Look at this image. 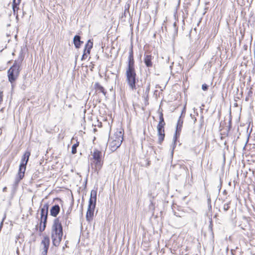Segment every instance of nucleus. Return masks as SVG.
<instances>
[{
  "label": "nucleus",
  "mask_w": 255,
  "mask_h": 255,
  "mask_svg": "<svg viewBox=\"0 0 255 255\" xmlns=\"http://www.w3.org/2000/svg\"><path fill=\"white\" fill-rule=\"evenodd\" d=\"M73 42L74 45L76 48H79L81 44L83 43V41H81V37L79 35H75L73 39Z\"/></svg>",
  "instance_id": "nucleus-16"
},
{
  "label": "nucleus",
  "mask_w": 255,
  "mask_h": 255,
  "mask_svg": "<svg viewBox=\"0 0 255 255\" xmlns=\"http://www.w3.org/2000/svg\"><path fill=\"white\" fill-rule=\"evenodd\" d=\"M212 226V220L211 221V223H210V226Z\"/></svg>",
  "instance_id": "nucleus-40"
},
{
  "label": "nucleus",
  "mask_w": 255,
  "mask_h": 255,
  "mask_svg": "<svg viewBox=\"0 0 255 255\" xmlns=\"http://www.w3.org/2000/svg\"><path fill=\"white\" fill-rule=\"evenodd\" d=\"M26 165H23L22 164H20L19 169H18V172L17 174L16 177V181L17 182H19L20 180H21L24 176V173L26 170Z\"/></svg>",
  "instance_id": "nucleus-10"
},
{
  "label": "nucleus",
  "mask_w": 255,
  "mask_h": 255,
  "mask_svg": "<svg viewBox=\"0 0 255 255\" xmlns=\"http://www.w3.org/2000/svg\"><path fill=\"white\" fill-rule=\"evenodd\" d=\"M48 212L40 210V217H48Z\"/></svg>",
  "instance_id": "nucleus-26"
},
{
  "label": "nucleus",
  "mask_w": 255,
  "mask_h": 255,
  "mask_svg": "<svg viewBox=\"0 0 255 255\" xmlns=\"http://www.w3.org/2000/svg\"><path fill=\"white\" fill-rule=\"evenodd\" d=\"M254 57H255V42H254Z\"/></svg>",
  "instance_id": "nucleus-35"
},
{
  "label": "nucleus",
  "mask_w": 255,
  "mask_h": 255,
  "mask_svg": "<svg viewBox=\"0 0 255 255\" xmlns=\"http://www.w3.org/2000/svg\"><path fill=\"white\" fill-rule=\"evenodd\" d=\"M157 131L158 136V142L160 144H161V142L163 141L165 137L164 129H157Z\"/></svg>",
  "instance_id": "nucleus-17"
},
{
  "label": "nucleus",
  "mask_w": 255,
  "mask_h": 255,
  "mask_svg": "<svg viewBox=\"0 0 255 255\" xmlns=\"http://www.w3.org/2000/svg\"><path fill=\"white\" fill-rule=\"evenodd\" d=\"M6 189H7V188H6V187H4V188H3V190H3V192H5V191H6Z\"/></svg>",
  "instance_id": "nucleus-36"
},
{
  "label": "nucleus",
  "mask_w": 255,
  "mask_h": 255,
  "mask_svg": "<svg viewBox=\"0 0 255 255\" xmlns=\"http://www.w3.org/2000/svg\"><path fill=\"white\" fill-rule=\"evenodd\" d=\"M91 155L92 156L90 159L92 162L91 164L94 166L95 170L98 171L103 165L104 156L102 155V152L97 149H94Z\"/></svg>",
  "instance_id": "nucleus-6"
},
{
  "label": "nucleus",
  "mask_w": 255,
  "mask_h": 255,
  "mask_svg": "<svg viewBox=\"0 0 255 255\" xmlns=\"http://www.w3.org/2000/svg\"><path fill=\"white\" fill-rule=\"evenodd\" d=\"M60 211V206L58 205H55L50 210V214L51 216L56 217L59 213Z\"/></svg>",
  "instance_id": "nucleus-12"
},
{
  "label": "nucleus",
  "mask_w": 255,
  "mask_h": 255,
  "mask_svg": "<svg viewBox=\"0 0 255 255\" xmlns=\"http://www.w3.org/2000/svg\"><path fill=\"white\" fill-rule=\"evenodd\" d=\"M12 9H13L14 14H16V12H17L18 11V10L19 9V7L17 5H12ZM16 18H18L17 13H16Z\"/></svg>",
  "instance_id": "nucleus-22"
},
{
  "label": "nucleus",
  "mask_w": 255,
  "mask_h": 255,
  "mask_svg": "<svg viewBox=\"0 0 255 255\" xmlns=\"http://www.w3.org/2000/svg\"><path fill=\"white\" fill-rule=\"evenodd\" d=\"M150 83H148V84L146 86L145 91V95H146L147 97L148 96L149 92L150 91Z\"/></svg>",
  "instance_id": "nucleus-24"
},
{
  "label": "nucleus",
  "mask_w": 255,
  "mask_h": 255,
  "mask_svg": "<svg viewBox=\"0 0 255 255\" xmlns=\"http://www.w3.org/2000/svg\"><path fill=\"white\" fill-rule=\"evenodd\" d=\"M153 56L150 54H145L144 57V62L147 67H151L152 66V60Z\"/></svg>",
  "instance_id": "nucleus-11"
},
{
  "label": "nucleus",
  "mask_w": 255,
  "mask_h": 255,
  "mask_svg": "<svg viewBox=\"0 0 255 255\" xmlns=\"http://www.w3.org/2000/svg\"><path fill=\"white\" fill-rule=\"evenodd\" d=\"M174 215L175 216H176V217H181V216H180V215H178V214H177L175 212H174Z\"/></svg>",
  "instance_id": "nucleus-34"
},
{
  "label": "nucleus",
  "mask_w": 255,
  "mask_h": 255,
  "mask_svg": "<svg viewBox=\"0 0 255 255\" xmlns=\"http://www.w3.org/2000/svg\"><path fill=\"white\" fill-rule=\"evenodd\" d=\"M128 61V65L126 71V81L131 89L132 90H136L137 89L136 84L138 82V80L136 78V74L134 68L132 45L131 46L129 50Z\"/></svg>",
  "instance_id": "nucleus-1"
},
{
  "label": "nucleus",
  "mask_w": 255,
  "mask_h": 255,
  "mask_svg": "<svg viewBox=\"0 0 255 255\" xmlns=\"http://www.w3.org/2000/svg\"><path fill=\"white\" fill-rule=\"evenodd\" d=\"M197 120H196V118H195L194 119V123H195L196 122Z\"/></svg>",
  "instance_id": "nucleus-39"
},
{
  "label": "nucleus",
  "mask_w": 255,
  "mask_h": 255,
  "mask_svg": "<svg viewBox=\"0 0 255 255\" xmlns=\"http://www.w3.org/2000/svg\"><path fill=\"white\" fill-rule=\"evenodd\" d=\"M165 125V124H161L160 123H158V125H157V129H164V126Z\"/></svg>",
  "instance_id": "nucleus-27"
},
{
  "label": "nucleus",
  "mask_w": 255,
  "mask_h": 255,
  "mask_svg": "<svg viewBox=\"0 0 255 255\" xmlns=\"http://www.w3.org/2000/svg\"><path fill=\"white\" fill-rule=\"evenodd\" d=\"M123 132L120 130H117L113 134L110 135L108 144L112 152L120 146L123 140Z\"/></svg>",
  "instance_id": "nucleus-5"
},
{
  "label": "nucleus",
  "mask_w": 255,
  "mask_h": 255,
  "mask_svg": "<svg viewBox=\"0 0 255 255\" xmlns=\"http://www.w3.org/2000/svg\"><path fill=\"white\" fill-rule=\"evenodd\" d=\"M21 2V0H13L12 5L18 6Z\"/></svg>",
  "instance_id": "nucleus-28"
},
{
  "label": "nucleus",
  "mask_w": 255,
  "mask_h": 255,
  "mask_svg": "<svg viewBox=\"0 0 255 255\" xmlns=\"http://www.w3.org/2000/svg\"><path fill=\"white\" fill-rule=\"evenodd\" d=\"M47 220V217H40V221L39 223V231L40 232H43L46 228Z\"/></svg>",
  "instance_id": "nucleus-13"
},
{
  "label": "nucleus",
  "mask_w": 255,
  "mask_h": 255,
  "mask_svg": "<svg viewBox=\"0 0 255 255\" xmlns=\"http://www.w3.org/2000/svg\"><path fill=\"white\" fill-rule=\"evenodd\" d=\"M93 42L89 40L85 46V49L91 50L93 47Z\"/></svg>",
  "instance_id": "nucleus-20"
},
{
  "label": "nucleus",
  "mask_w": 255,
  "mask_h": 255,
  "mask_svg": "<svg viewBox=\"0 0 255 255\" xmlns=\"http://www.w3.org/2000/svg\"><path fill=\"white\" fill-rule=\"evenodd\" d=\"M159 123H161V124H165V123L164 122V121L163 115L162 113H160V114H159Z\"/></svg>",
  "instance_id": "nucleus-25"
},
{
  "label": "nucleus",
  "mask_w": 255,
  "mask_h": 255,
  "mask_svg": "<svg viewBox=\"0 0 255 255\" xmlns=\"http://www.w3.org/2000/svg\"><path fill=\"white\" fill-rule=\"evenodd\" d=\"M30 154L31 153L29 151H26L21 159L20 164L27 165Z\"/></svg>",
  "instance_id": "nucleus-15"
},
{
  "label": "nucleus",
  "mask_w": 255,
  "mask_h": 255,
  "mask_svg": "<svg viewBox=\"0 0 255 255\" xmlns=\"http://www.w3.org/2000/svg\"><path fill=\"white\" fill-rule=\"evenodd\" d=\"M183 121L181 119V116H180V117L179 118V119L178 120L177 124V125H176V132H175V135H174V142L176 141V140H177V138L180 135V131L181 130V128H182V125H183Z\"/></svg>",
  "instance_id": "nucleus-9"
},
{
  "label": "nucleus",
  "mask_w": 255,
  "mask_h": 255,
  "mask_svg": "<svg viewBox=\"0 0 255 255\" xmlns=\"http://www.w3.org/2000/svg\"><path fill=\"white\" fill-rule=\"evenodd\" d=\"M95 89L97 91L102 92L105 96H106L107 92L103 86H102L99 83H96L95 84Z\"/></svg>",
  "instance_id": "nucleus-18"
},
{
  "label": "nucleus",
  "mask_w": 255,
  "mask_h": 255,
  "mask_svg": "<svg viewBox=\"0 0 255 255\" xmlns=\"http://www.w3.org/2000/svg\"><path fill=\"white\" fill-rule=\"evenodd\" d=\"M251 94H252V92L251 90H250L249 92V95H250Z\"/></svg>",
  "instance_id": "nucleus-38"
},
{
  "label": "nucleus",
  "mask_w": 255,
  "mask_h": 255,
  "mask_svg": "<svg viewBox=\"0 0 255 255\" xmlns=\"http://www.w3.org/2000/svg\"><path fill=\"white\" fill-rule=\"evenodd\" d=\"M230 207V202L225 204L223 206V210L224 212H227Z\"/></svg>",
  "instance_id": "nucleus-21"
},
{
  "label": "nucleus",
  "mask_w": 255,
  "mask_h": 255,
  "mask_svg": "<svg viewBox=\"0 0 255 255\" xmlns=\"http://www.w3.org/2000/svg\"><path fill=\"white\" fill-rule=\"evenodd\" d=\"M97 200V191L92 190L91 192L90 198L89 201V204L96 205Z\"/></svg>",
  "instance_id": "nucleus-14"
},
{
  "label": "nucleus",
  "mask_w": 255,
  "mask_h": 255,
  "mask_svg": "<svg viewBox=\"0 0 255 255\" xmlns=\"http://www.w3.org/2000/svg\"><path fill=\"white\" fill-rule=\"evenodd\" d=\"M5 218H6V215H5V214H4V217H3V219H2V221H1V223H0V231L1 230V228H2V226H3V223L4 220H5Z\"/></svg>",
  "instance_id": "nucleus-30"
},
{
  "label": "nucleus",
  "mask_w": 255,
  "mask_h": 255,
  "mask_svg": "<svg viewBox=\"0 0 255 255\" xmlns=\"http://www.w3.org/2000/svg\"><path fill=\"white\" fill-rule=\"evenodd\" d=\"M50 245V239L48 236L43 238L41 243V255H47V251Z\"/></svg>",
  "instance_id": "nucleus-7"
},
{
  "label": "nucleus",
  "mask_w": 255,
  "mask_h": 255,
  "mask_svg": "<svg viewBox=\"0 0 255 255\" xmlns=\"http://www.w3.org/2000/svg\"><path fill=\"white\" fill-rule=\"evenodd\" d=\"M79 142L77 141V142L72 145L71 152L73 154L76 153L77 147L79 146Z\"/></svg>",
  "instance_id": "nucleus-19"
},
{
  "label": "nucleus",
  "mask_w": 255,
  "mask_h": 255,
  "mask_svg": "<svg viewBox=\"0 0 255 255\" xmlns=\"http://www.w3.org/2000/svg\"><path fill=\"white\" fill-rule=\"evenodd\" d=\"M95 206V205L91 204H88V207L86 213V220L89 222L91 221L93 219Z\"/></svg>",
  "instance_id": "nucleus-8"
},
{
  "label": "nucleus",
  "mask_w": 255,
  "mask_h": 255,
  "mask_svg": "<svg viewBox=\"0 0 255 255\" xmlns=\"http://www.w3.org/2000/svg\"><path fill=\"white\" fill-rule=\"evenodd\" d=\"M87 57H88V55H86V54L83 53L82 57L81 58V60H84L86 59L87 58Z\"/></svg>",
  "instance_id": "nucleus-32"
},
{
  "label": "nucleus",
  "mask_w": 255,
  "mask_h": 255,
  "mask_svg": "<svg viewBox=\"0 0 255 255\" xmlns=\"http://www.w3.org/2000/svg\"><path fill=\"white\" fill-rule=\"evenodd\" d=\"M24 59V55L21 53L16 59L12 66L7 71L8 81L10 83L11 88L15 86V82L18 78L20 73V67Z\"/></svg>",
  "instance_id": "nucleus-3"
},
{
  "label": "nucleus",
  "mask_w": 255,
  "mask_h": 255,
  "mask_svg": "<svg viewBox=\"0 0 255 255\" xmlns=\"http://www.w3.org/2000/svg\"><path fill=\"white\" fill-rule=\"evenodd\" d=\"M244 49H245V50H247V49L248 46L245 45H244Z\"/></svg>",
  "instance_id": "nucleus-37"
},
{
  "label": "nucleus",
  "mask_w": 255,
  "mask_h": 255,
  "mask_svg": "<svg viewBox=\"0 0 255 255\" xmlns=\"http://www.w3.org/2000/svg\"><path fill=\"white\" fill-rule=\"evenodd\" d=\"M49 205L48 203L45 204L43 205V207L41 208V210L43 211H45L46 212H48Z\"/></svg>",
  "instance_id": "nucleus-23"
},
{
  "label": "nucleus",
  "mask_w": 255,
  "mask_h": 255,
  "mask_svg": "<svg viewBox=\"0 0 255 255\" xmlns=\"http://www.w3.org/2000/svg\"><path fill=\"white\" fill-rule=\"evenodd\" d=\"M202 89L203 91H207L208 89V86L206 84H204L202 86Z\"/></svg>",
  "instance_id": "nucleus-29"
},
{
  "label": "nucleus",
  "mask_w": 255,
  "mask_h": 255,
  "mask_svg": "<svg viewBox=\"0 0 255 255\" xmlns=\"http://www.w3.org/2000/svg\"><path fill=\"white\" fill-rule=\"evenodd\" d=\"M2 93L1 92H0V102L2 101Z\"/></svg>",
  "instance_id": "nucleus-33"
},
{
  "label": "nucleus",
  "mask_w": 255,
  "mask_h": 255,
  "mask_svg": "<svg viewBox=\"0 0 255 255\" xmlns=\"http://www.w3.org/2000/svg\"><path fill=\"white\" fill-rule=\"evenodd\" d=\"M64 218V216L62 217L59 216L55 218L51 227V239L53 245L55 247L59 246L62 239L63 232L61 219Z\"/></svg>",
  "instance_id": "nucleus-2"
},
{
  "label": "nucleus",
  "mask_w": 255,
  "mask_h": 255,
  "mask_svg": "<svg viewBox=\"0 0 255 255\" xmlns=\"http://www.w3.org/2000/svg\"><path fill=\"white\" fill-rule=\"evenodd\" d=\"M91 50L84 49V53L86 54V55H89L90 53Z\"/></svg>",
  "instance_id": "nucleus-31"
},
{
  "label": "nucleus",
  "mask_w": 255,
  "mask_h": 255,
  "mask_svg": "<svg viewBox=\"0 0 255 255\" xmlns=\"http://www.w3.org/2000/svg\"><path fill=\"white\" fill-rule=\"evenodd\" d=\"M24 59V55L21 53L16 59L12 66L7 71L8 81L10 83L11 88L15 86V82L18 78L20 73V67Z\"/></svg>",
  "instance_id": "nucleus-4"
}]
</instances>
